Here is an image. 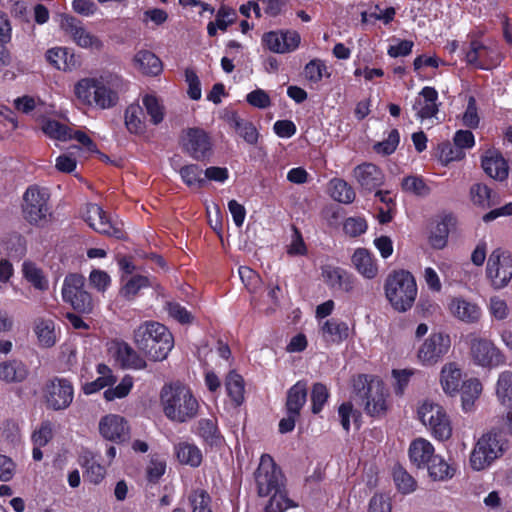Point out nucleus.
<instances>
[{"mask_svg": "<svg viewBox=\"0 0 512 512\" xmlns=\"http://www.w3.org/2000/svg\"><path fill=\"white\" fill-rule=\"evenodd\" d=\"M124 119L131 134L141 135L146 131L144 111L139 104H130L125 110Z\"/></svg>", "mask_w": 512, "mask_h": 512, "instance_id": "4c0bfd02", "label": "nucleus"}, {"mask_svg": "<svg viewBox=\"0 0 512 512\" xmlns=\"http://www.w3.org/2000/svg\"><path fill=\"white\" fill-rule=\"evenodd\" d=\"M270 500L265 507L266 512H284L292 506L284 488H280L269 495Z\"/></svg>", "mask_w": 512, "mask_h": 512, "instance_id": "4d7b16f0", "label": "nucleus"}, {"mask_svg": "<svg viewBox=\"0 0 512 512\" xmlns=\"http://www.w3.org/2000/svg\"><path fill=\"white\" fill-rule=\"evenodd\" d=\"M507 447V440L501 431H488L475 443L469 458V465L474 471H483L501 457Z\"/></svg>", "mask_w": 512, "mask_h": 512, "instance_id": "20e7f679", "label": "nucleus"}, {"mask_svg": "<svg viewBox=\"0 0 512 512\" xmlns=\"http://www.w3.org/2000/svg\"><path fill=\"white\" fill-rule=\"evenodd\" d=\"M62 30L69 34L74 42L83 48L102 47V42L84 28L82 21L71 15H64L60 24Z\"/></svg>", "mask_w": 512, "mask_h": 512, "instance_id": "6ab92c4d", "label": "nucleus"}, {"mask_svg": "<svg viewBox=\"0 0 512 512\" xmlns=\"http://www.w3.org/2000/svg\"><path fill=\"white\" fill-rule=\"evenodd\" d=\"M50 195L46 189L37 185L29 186L23 194L22 214L31 225L40 226L51 215L49 207Z\"/></svg>", "mask_w": 512, "mask_h": 512, "instance_id": "423d86ee", "label": "nucleus"}, {"mask_svg": "<svg viewBox=\"0 0 512 512\" xmlns=\"http://www.w3.org/2000/svg\"><path fill=\"white\" fill-rule=\"evenodd\" d=\"M132 387L133 378L130 375H125L118 385L115 387L110 386L104 391V398L107 401L124 398L130 393Z\"/></svg>", "mask_w": 512, "mask_h": 512, "instance_id": "bf43d9fd", "label": "nucleus"}, {"mask_svg": "<svg viewBox=\"0 0 512 512\" xmlns=\"http://www.w3.org/2000/svg\"><path fill=\"white\" fill-rule=\"evenodd\" d=\"M449 309L455 317L466 323H475L481 317L480 307L461 297L453 298L449 304Z\"/></svg>", "mask_w": 512, "mask_h": 512, "instance_id": "c85d7f7f", "label": "nucleus"}, {"mask_svg": "<svg viewBox=\"0 0 512 512\" xmlns=\"http://www.w3.org/2000/svg\"><path fill=\"white\" fill-rule=\"evenodd\" d=\"M441 385L443 390L448 394L459 391L461 381V370L457 364L450 362L445 364L441 370Z\"/></svg>", "mask_w": 512, "mask_h": 512, "instance_id": "c03bdc74", "label": "nucleus"}, {"mask_svg": "<svg viewBox=\"0 0 512 512\" xmlns=\"http://www.w3.org/2000/svg\"><path fill=\"white\" fill-rule=\"evenodd\" d=\"M101 435L114 442H124L129 439V427L125 418H103L99 423Z\"/></svg>", "mask_w": 512, "mask_h": 512, "instance_id": "393cba45", "label": "nucleus"}, {"mask_svg": "<svg viewBox=\"0 0 512 512\" xmlns=\"http://www.w3.org/2000/svg\"><path fill=\"white\" fill-rule=\"evenodd\" d=\"M84 467V478L86 481L97 485L103 481L106 475V469L104 466L97 462H89L87 459L82 463Z\"/></svg>", "mask_w": 512, "mask_h": 512, "instance_id": "680f3d73", "label": "nucleus"}, {"mask_svg": "<svg viewBox=\"0 0 512 512\" xmlns=\"http://www.w3.org/2000/svg\"><path fill=\"white\" fill-rule=\"evenodd\" d=\"M331 197L343 204H351L356 198L354 188L342 178H333L329 182Z\"/></svg>", "mask_w": 512, "mask_h": 512, "instance_id": "79ce46f5", "label": "nucleus"}, {"mask_svg": "<svg viewBox=\"0 0 512 512\" xmlns=\"http://www.w3.org/2000/svg\"><path fill=\"white\" fill-rule=\"evenodd\" d=\"M401 188L403 191L412 193L416 196H427L430 188L421 176H406L402 179Z\"/></svg>", "mask_w": 512, "mask_h": 512, "instance_id": "5fc2aeb1", "label": "nucleus"}, {"mask_svg": "<svg viewBox=\"0 0 512 512\" xmlns=\"http://www.w3.org/2000/svg\"><path fill=\"white\" fill-rule=\"evenodd\" d=\"M109 351L123 369L142 370L147 367L146 360L124 340H112Z\"/></svg>", "mask_w": 512, "mask_h": 512, "instance_id": "f3484780", "label": "nucleus"}, {"mask_svg": "<svg viewBox=\"0 0 512 512\" xmlns=\"http://www.w3.org/2000/svg\"><path fill=\"white\" fill-rule=\"evenodd\" d=\"M126 89L123 77L103 72L99 77L83 78L75 85V95L84 104L99 109H110L118 104L120 92Z\"/></svg>", "mask_w": 512, "mask_h": 512, "instance_id": "f257e3e1", "label": "nucleus"}, {"mask_svg": "<svg viewBox=\"0 0 512 512\" xmlns=\"http://www.w3.org/2000/svg\"><path fill=\"white\" fill-rule=\"evenodd\" d=\"M84 220L91 228L100 234L111 236L118 240L125 238V231L122 228V224L112 221L111 217L98 204H87Z\"/></svg>", "mask_w": 512, "mask_h": 512, "instance_id": "f8f14e48", "label": "nucleus"}, {"mask_svg": "<svg viewBox=\"0 0 512 512\" xmlns=\"http://www.w3.org/2000/svg\"><path fill=\"white\" fill-rule=\"evenodd\" d=\"M176 457L181 464L198 467L202 462V452L194 444L181 442L174 447Z\"/></svg>", "mask_w": 512, "mask_h": 512, "instance_id": "a19ab883", "label": "nucleus"}, {"mask_svg": "<svg viewBox=\"0 0 512 512\" xmlns=\"http://www.w3.org/2000/svg\"><path fill=\"white\" fill-rule=\"evenodd\" d=\"M393 481L398 492L403 495L411 494L417 488L415 478L401 466L393 469Z\"/></svg>", "mask_w": 512, "mask_h": 512, "instance_id": "de8ad7c7", "label": "nucleus"}, {"mask_svg": "<svg viewBox=\"0 0 512 512\" xmlns=\"http://www.w3.org/2000/svg\"><path fill=\"white\" fill-rule=\"evenodd\" d=\"M483 386L478 378H470L460 388L461 404L464 413H471L478 400Z\"/></svg>", "mask_w": 512, "mask_h": 512, "instance_id": "72a5a7b5", "label": "nucleus"}, {"mask_svg": "<svg viewBox=\"0 0 512 512\" xmlns=\"http://www.w3.org/2000/svg\"><path fill=\"white\" fill-rule=\"evenodd\" d=\"M96 371L99 374V377L94 381L85 383L82 386L83 393L86 395H91L99 392L105 387L113 386L117 381V378L113 374L112 369L104 363H99L96 366Z\"/></svg>", "mask_w": 512, "mask_h": 512, "instance_id": "7c9ffc66", "label": "nucleus"}, {"mask_svg": "<svg viewBox=\"0 0 512 512\" xmlns=\"http://www.w3.org/2000/svg\"><path fill=\"white\" fill-rule=\"evenodd\" d=\"M223 119L229 128L247 145L257 147L261 142L262 136L257 126L251 120L241 117L237 111H226Z\"/></svg>", "mask_w": 512, "mask_h": 512, "instance_id": "2eb2a0df", "label": "nucleus"}, {"mask_svg": "<svg viewBox=\"0 0 512 512\" xmlns=\"http://www.w3.org/2000/svg\"><path fill=\"white\" fill-rule=\"evenodd\" d=\"M436 455L433 444L422 437L414 439L408 447L410 463L417 469H423Z\"/></svg>", "mask_w": 512, "mask_h": 512, "instance_id": "4be33fe9", "label": "nucleus"}, {"mask_svg": "<svg viewBox=\"0 0 512 512\" xmlns=\"http://www.w3.org/2000/svg\"><path fill=\"white\" fill-rule=\"evenodd\" d=\"M133 342L152 361L165 360L174 347L171 331L157 321H145L133 331Z\"/></svg>", "mask_w": 512, "mask_h": 512, "instance_id": "f03ea898", "label": "nucleus"}, {"mask_svg": "<svg viewBox=\"0 0 512 512\" xmlns=\"http://www.w3.org/2000/svg\"><path fill=\"white\" fill-rule=\"evenodd\" d=\"M160 399L165 416H195L198 411L197 399L190 388L180 382L165 384Z\"/></svg>", "mask_w": 512, "mask_h": 512, "instance_id": "39448f33", "label": "nucleus"}, {"mask_svg": "<svg viewBox=\"0 0 512 512\" xmlns=\"http://www.w3.org/2000/svg\"><path fill=\"white\" fill-rule=\"evenodd\" d=\"M384 290L387 300L398 312H406L411 309L418 291L412 273L403 269L395 270L388 275Z\"/></svg>", "mask_w": 512, "mask_h": 512, "instance_id": "7ed1b4c3", "label": "nucleus"}, {"mask_svg": "<svg viewBox=\"0 0 512 512\" xmlns=\"http://www.w3.org/2000/svg\"><path fill=\"white\" fill-rule=\"evenodd\" d=\"M203 170L197 164H187L180 168L179 174L183 183L188 187L203 188L206 179L202 177Z\"/></svg>", "mask_w": 512, "mask_h": 512, "instance_id": "09e8293b", "label": "nucleus"}, {"mask_svg": "<svg viewBox=\"0 0 512 512\" xmlns=\"http://www.w3.org/2000/svg\"><path fill=\"white\" fill-rule=\"evenodd\" d=\"M451 347L449 335L432 333L420 346L417 356L425 366H431L442 360Z\"/></svg>", "mask_w": 512, "mask_h": 512, "instance_id": "4468645a", "label": "nucleus"}, {"mask_svg": "<svg viewBox=\"0 0 512 512\" xmlns=\"http://www.w3.org/2000/svg\"><path fill=\"white\" fill-rule=\"evenodd\" d=\"M495 393L499 403L508 409L506 416H512V371H502L497 379Z\"/></svg>", "mask_w": 512, "mask_h": 512, "instance_id": "473e14b6", "label": "nucleus"}, {"mask_svg": "<svg viewBox=\"0 0 512 512\" xmlns=\"http://www.w3.org/2000/svg\"><path fill=\"white\" fill-rule=\"evenodd\" d=\"M42 391L47 408L54 411L68 408L74 399V386L66 378L55 376L47 380Z\"/></svg>", "mask_w": 512, "mask_h": 512, "instance_id": "9d476101", "label": "nucleus"}, {"mask_svg": "<svg viewBox=\"0 0 512 512\" xmlns=\"http://www.w3.org/2000/svg\"><path fill=\"white\" fill-rule=\"evenodd\" d=\"M359 382L362 388L365 389V411L368 416H379L387 412V397L388 393L385 391L382 383H367V375H359Z\"/></svg>", "mask_w": 512, "mask_h": 512, "instance_id": "dca6fc26", "label": "nucleus"}, {"mask_svg": "<svg viewBox=\"0 0 512 512\" xmlns=\"http://www.w3.org/2000/svg\"><path fill=\"white\" fill-rule=\"evenodd\" d=\"M392 503L388 495L377 493L372 496L368 504V512H391Z\"/></svg>", "mask_w": 512, "mask_h": 512, "instance_id": "774afa93", "label": "nucleus"}, {"mask_svg": "<svg viewBox=\"0 0 512 512\" xmlns=\"http://www.w3.org/2000/svg\"><path fill=\"white\" fill-rule=\"evenodd\" d=\"M34 332L39 346L43 348H51L57 342L56 324L52 319L37 318L34 322Z\"/></svg>", "mask_w": 512, "mask_h": 512, "instance_id": "2f4dec72", "label": "nucleus"}, {"mask_svg": "<svg viewBox=\"0 0 512 512\" xmlns=\"http://www.w3.org/2000/svg\"><path fill=\"white\" fill-rule=\"evenodd\" d=\"M470 198L473 204L482 208H491L499 202L498 195L482 183H476L470 187Z\"/></svg>", "mask_w": 512, "mask_h": 512, "instance_id": "58836bf2", "label": "nucleus"}, {"mask_svg": "<svg viewBox=\"0 0 512 512\" xmlns=\"http://www.w3.org/2000/svg\"><path fill=\"white\" fill-rule=\"evenodd\" d=\"M142 103L146 109L147 114L150 116V121L154 125L160 124L164 119V107L154 95L146 94Z\"/></svg>", "mask_w": 512, "mask_h": 512, "instance_id": "6e6d98bb", "label": "nucleus"}, {"mask_svg": "<svg viewBox=\"0 0 512 512\" xmlns=\"http://www.w3.org/2000/svg\"><path fill=\"white\" fill-rule=\"evenodd\" d=\"M152 287L149 277L144 275L132 276L120 289V294L127 300L133 299L141 289Z\"/></svg>", "mask_w": 512, "mask_h": 512, "instance_id": "8fccbe9b", "label": "nucleus"}, {"mask_svg": "<svg viewBox=\"0 0 512 512\" xmlns=\"http://www.w3.org/2000/svg\"><path fill=\"white\" fill-rule=\"evenodd\" d=\"M85 277L78 273H69L65 276L62 286V298L66 303H70L76 298V295L85 292Z\"/></svg>", "mask_w": 512, "mask_h": 512, "instance_id": "a18cd8bd", "label": "nucleus"}, {"mask_svg": "<svg viewBox=\"0 0 512 512\" xmlns=\"http://www.w3.org/2000/svg\"><path fill=\"white\" fill-rule=\"evenodd\" d=\"M282 40H284L282 31H270L264 33L262 36L263 45L274 53H284V44Z\"/></svg>", "mask_w": 512, "mask_h": 512, "instance_id": "338daca9", "label": "nucleus"}, {"mask_svg": "<svg viewBox=\"0 0 512 512\" xmlns=\"http://www.w3.org/2000/svg\"><path fill=\"white\" fill-rule=\"evenodd\" d=\"M192 512H212L210 509V496L204 490H196L190 496Z\"/></svg>", "mask_w": 512, "mask_h": 512, "instance_id": "69168bd1", "label": "nucleus"}, {"mask_svg": "<svg viewBox=\"0 0 512 512\" xmlns=\"http://www.w3.org/2000/svg\"><path fill=\"white\" fill-rule=\"evenodd\" d=\"M484 172L491 178L504 181L509 174V166L502 154L496 150H488L481 159Z\"/></svg>", "mask_w": 512, "mask_h": 512, "instance_id": "5701e85b", "label": "nucleus"}, {"mask_svg": "<svg viewBox=\"0 0 512 512\" xmlns=\"http://www.w3.org/2000/svg\"><path fill=\"white\" fill-rule=\"evenodd\" d=\"M465 60L477 69L492 70L501 64L503 54L496 43L485 44L479 39H472Z\"/></svg>", "mask_w": 512, "mask_h": 512, "instance_id": "1a4fd4ad", "label": "nucleus"}, {"mask_svg": "<svg viewBox=\"0 0 512 512\" xmlns=\"http://www.w3.org/2000/svg\"><path fill=\"white\" fill-rule=\"evenodd\" d=\"M351 261L364 278L373 279L378 274V265L374 255L365 248H358L354 251Z\"/></svg>", "mask_w": 512, "mask_h": 512, "instance_id": "bb28decb", "label": "nucleus"}, {"mask_svg": "<svg viewBox=\"0 0 512 512\" xmlns=\"http://www.w3.org/2000/svg\"><path fill=\"white\" fill-rule=\"evenodd\" d=\"M419 95L423 97L424 103L416 113V117L420 120L430 119L435 117L439 112L438 92L434 87L425 86L419 92Z\"/></svg>", "mask_w": 512, "mask_h": 512, "instance_id": "c9c22d12", "label": "nucleus"}, {"mask_svg": "<svg viewBox=\"0 0 512 512\" xmlns=\"http://www.w3.org/2000/svg\"><path fill=\"white\" fill-rule=\"evenodd\" d=\"M42 130L47 136L56 140L67 141L71 139V128L57 120H46L43 123Z\"/></svg>", "mask_w": 512, "mask_h": 512, "instance_id": "603ef678", "label": "nucleus"}, {"mask_svg": "<svg viewBox=\"0 0 512 512\" xmlns=\"http://www.w3.org/2000/svg\"><path fill=\"white\" fill-rule=\"evenodd\" d=\"M306 79L314 84L319 83L324 76L330 77L325 62L321 59H312L304 67Z\"/></svg>", "mask_w": 512, "mask_h": 512, "instance_id": "864d4df0", "label": "nucleus"}, {"mask_svg": "<svg viewBox=\"0 0 512 512\" xmlns=\"http://www.w3.org/2000/svg\"><path fill=\"white\" fill-rule=\"evenodd\" d=\"M423 424L438 441H446L452 436L453 425L450 418H423Z\"/></svg>", "mask_w": 512, "mask_h": 512, "instance_id": "37998d69", "label": "nucleus"}, {"mask_svg": "<svg viewBox=\"0 0 512 512\" xmlns=\"http://www.w3.org/2000/svg\"><path fill=\"white\" fill-rule=\"evenodd\" d=\"M321 276L331 290L349 293L354 289L355 277L341 267L324 265L321 267Z\"/></svg>", "mask_w": 512, "mask_h": 512, "instance_id": "412c9836", "label": "nucleus"}, {"mask_svg": "<svg viewBox=\"0 0 512 512\" xmlns=\"http://www.w3.org/2000/svg\"><path fill=\"white\" fill-rule=\"evenodd\" d=\"M308 388L306 381L299 380L287 391L286 409L288 416H300V411L307 401Z\"/></svg>", "mask_w": 512, "mask_h": 512, "instance_id": "cd10ccee", "label": "nucleus"}, {"mask_svg": "<svg viewBox=\"0 0 512 512\" xmlns=\"http://www.w3.org/2000/svg\"><path fill=\"white\" fill-rule=\"evenodd\" d=\"M255 478L260 496H269L273 491L283 488L281 472L270 455L261 456Z\"/></svg>", "mask_w": 512, "mask_h": 512, "instance_id": "ddd939ff", "label": "nucleus"}, {"mask_svg": "<svg viewBox=\"0 0 512 512\" xmlns=\"http://www.w3.org/2000/svg\"><path fill=\"white\" fill-rule=\"evenodd\" d=\"M23 277L38 290H46L48 288V281L44 276L42 269H40L32 261H24L22 264Z\"/></svg>", "mask_w": 512, "mask_h": 512, "instance_id": "49530a36", "label": "nucleus"}, {"mask_svg": "<svg viewBox=\"0 0 512 512\" xmlns=\"http://www.w3.org/2000/svg\"><path fill=\"white\" fill-rule=\"evenodd\" d=\"M400 143V133L398 129L394 128L389 133L387 138L383 141L374 144L373 149L376 153L389 156L393 154Z\"/></svg>", "mask_w": 512, "mask_h": 512, "instance_id": "13d9d810", "label": "nucleus"}, {"mask_svg": "<svg viewBox=\"0 0 512 512\" xmlns=\"http://www.w3.org/2000/svg\"><path fill=\"white\" fill-rule=\"evenodd\" d=\"M353 176L365 193H371L380 188L385 182L382 169L374 163L363 162L353 169Z\"/></svg>", "mask_w": 512, "mask_h": 512, "instance_id": "a211bd4d", "label": "nucleus"}, {"mask_svg": "<svg viewBox=\"0 0 512 512\" xmlns=\"http://www.w3.org/2000/svg\"><path fill=\"white\" fill-rule=\"evenodd\" d=\"M424 468L427 470L430 480L434 482L449 481L457 472V467L439 454H436Z\"/></svg>", "mask_w": 512, "mask_h": 512, "instance_id": "a878e982", "label": "nucleus"}, {"mask_svg": "<svg viewBox=\"0 0 512 512\" xmlns=\"http://www.w3.org/2000/svg\"><path fill=\"white\" fill-rule=\"evenodd\" d=\"M184 153L196 161H208L213 155V142L210 134L199 127L186 129L180 139Z\"/></svg>", "mask_w": 512, "mask_h": 512, "instance_id": "6e6552de", "label": "nucleus"}, {"mask_svg": "<svg viewBox=\"0 0 512 512\" xmlns=\"http://www.w3.org/2000/svg\"><path fill=\"white\" fill-rule=\"evenodd\" d=\"M330 396L327 386L321 382L314 383L310 393L311 412L319 414Z\"/></svg>", "mask_w": 512, "mask_h": 512, "instance_id": "3c124183", "label": "nucleus"}, {"mask_svg": "<svg viewBox=\"0 0 512 512\" xmlns=\"http://www.w3.org/2000/svg\"><path fill=\"white\" fill-rule=\"evenodd\" d=\"M133 62L135 67L147 76H157L163 70L160 58L149 50L138 51L133 58Z\"/></svg>", "mask_w": 512, "mask_h": 512, "instance_id": "c756f323", "label": "nucleus"}, {"mask_svg": "<svg viewBox=\"0 0 512 512\" xmlns=\"http://www.w3.org/2000/svg\"><path fill=\"white\" fill-rule=\"evenodd\" d=\"M321 332L326 342L339 344L347 339L349 328L344 321L331 318L323 323Z\"/></svg>", "mask_w": 512, "mask_h": 512, "instance_id": "e433bc0d", "label": "nucleus"}, {"mask_svg": "<svg viewBox=\"0 0 512 512\" xmlns=\"http://www.w3.org/2000/svg\"><path fill=\"white\" fill-rule=\"evenodd\" d=\"M368 229L367 221L362 216L348 217L343 222V231L350 237H358Z\"/></svg>", "mask_w": 512, "mask_h": 512, "instance_id": "e2e57ef3", "label": "nucleus"}, {"mask_svg": "<svg viewBox=\"0 0 512 512\" xmlns=\"http://www.w3.org/2000/svg\"><path fill=\"white\" fill-rule=\"evenodd\" d=\"M166 310L171 318L182 325H188L194 321L192 313L178 302H167Z\"/></svg>", "mask_w": 512, "mask_h": 512, "instance_id": "0e129e2a", "label": "nucleus"}, {"mask_svg": "<svg viewBox=\"0 0 512 512\" xmlns=\"http://www.w3.org/2000/svg\"><path fill=\"white\" fill-rule=\"evenodd\" d=\"M486 277L495 290L507 287L512 279V253L494 249L487 260Z\"/></svg>", "mask_w": 512, "mask_h": 512, "instance_id": "0eeeda50", "label": "nucleus"}, {"mask_svg": "<svg viewBox=\"0 0 512 512\" xmlns=\"http://www.w3.org/2000/svg\"><path fill=\"white\" fill-rule=\"evenodd\" d=\"M465 157V151L461 150L454 143L443 142L439 145V160L445 165L453 161L462 160Z\"/></svg>", "mask_w": 512, "mask_h": 512, "instance_id": "052dcab7", "label": "nucleus"}, {"mask_svg": "<svg viewBox=\"0 0 512 512\" xmlns=\"http://www.w3.org/2000/svg\"><path fill=\"white\" fill-rule=\"evenodd\" d=\"M46 60L58 70L72 71L80 66L79 57L65 47L51 48L46 52Z\"/></svg>", "mask_w": 512, "mask_h": 512, "instance_id": "b1692460", "label": "nucleus"}, {"mask_svg": "<svg viewBox=\"0 0 512 512\" xmlns=\"http://www.w3.org/2000/svg\"><path fill=\"white\" fill-rule=\"evenodd\" d=\"M457 218L453 213H443L436 217L428 237L432 248L441 250L447 246L451 230L455 229Z\"/></svg>", "mask_w": 512, "mask_h": 512, "instance_id": "aec40b11", "label": "nucleus"}, {"mask_svg": "<svg viewBox=\"0 0 512 512\" xmlns=\"http://www.w3.org/2000/svg\"><path fill=\"white\" fill-rule=\"evenodd\" d=\"M225 389L233 406L239 407L243 404L245 383L240 374L234 370L230 371L225 379Z\"/></svg>", "mask_w": 512, "mask_h": 512, "instance_id": "f704fd0d", "label": "nucleus"}, {"mask_svg": "<svg viewBox=\"0 0 512 512\" xmlns=\"http://www.w3.org/2000/svg\"><path fill=\"white\" fill-rule=\"evenodd\" d=\"M470 354L474 364L488 369L502 366L507 360L505 354L491 340L485 338L471 341Z\"/></svg>", "mask_w": 512, "mask_h": 512, "instance_id": "9b49d317", "label": "nucleus"}, {"mask_svg": "<svg viewBox=\"0 0 512 512\" xmlns=\"http://www.w3.org/2000/svg\"><path fill=\"white\" fill-rule=\"evenodd\" d=\"M28 375L26 365L18 360L0 363V379L7 382H22Z\"/></svg>", "mask_w": 512, "mask_h": 512, "instance_id": "ea45409f", "label": "nucleus"}]
</instances>
